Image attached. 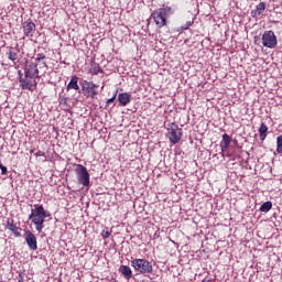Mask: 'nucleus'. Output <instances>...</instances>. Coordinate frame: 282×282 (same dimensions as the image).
Instances as JSON below:
<instances>
[{
	"instance_id": "nucleus-1",
	"label": "nucleus",
	"mask_w": 282,
	"mask_h": 282,
	"mask_svg": "<svg viewBox=\"0 0 282 282\" xmlns=\"http://www.w3.org/2000/svg\"><path fill=\"white\" fill-rule=\"evenodd\" d=\"M50 217V212L45 210L43 205H34L33 209H31V214L29 219L32 220V224L35 226V230L37 232H43V228H45V218Z\"/></svg>"
},
{
	"instance_id": "nucleus-2",
	"label": "nucleus",
	"mask_w": 282,
	"mask_h": 282,
	"mask_svg": "<svg viewBox=\"0 0 282 282\" xmlns=\"http://www.w3.org/2000/svg\"><path fill=\"white\" fill-rule=\"evenodd\" d=\"M174 13L175 10H173V8L164 7L153 11L151 17L153 18L156 28H164V25H166V19L173 17Z\"/></svg>"
},
{
	"instance_id": "nucleus-3",
	"label": "nucleus",
	"mask_w": 282,
	"mask_h": 282,
	"mask_svg": "<svg viewBox=\"0 0 282 282\" xmlns=\"http://www.w3.org/2000/svg\"><path fill=\"white\" fill-rule=\"evenodd\" d=\"M131 265L139 274H151L153 272V264L147 259H133Z\"/></svg>"
},
{
	"instance_id": "nucleus-4",
	"label": "nucleus",
	"mask_w": 282,
	"mask_h": 282,
	"mask_svg": "<svg viewBox=\"0 0 282 282\" xmlns=\"http://www.w3.org/2000/svg\"><path fill=\"white\" fill-rule=\"evenodd\" d=\"M80 87L85 98H90L94 100V98L98 96V85L94 84V82L84 79L80 82Z\"/></svg>"
},
{
	"instance_id": "nucleus-5",
	"label": "nucleus",
	"mask_w": 282,
	"mask_h": 282,
	"mask_svg": "<svg viewBox=\"0 0 282 282\" xmlns=\"http://www.w3.org/2000/svg\"><path fill=\"white\" fill-rule=\"evenodd\" d=\"M76 177L78 181V184H82V186H89L90 177H89V171H87V167L83 164H77L75 167Z\"/></svg>"
},
{
	"instance_id": "nucleus-6",
	"label": "nucleus",
	"mask_w": 282,
	"mask_h": 282,
	"mask_svg": "<svg viewBox=\"0 0 282 282\" xmlns=\"http://www.w3.org/2000/svg\"><path fill=\"white\" fill-rule=\"evenodd\" d=\"M171 144H177L182 140V128L176 123H170L167 128Z\"/></svg>"
},
{
	"instance_id": "nucleus-7",
	"label": "nucleus",
	"mask_w": 282,
	"mask_h": 282,
	"mask_svg": "<svg viewBox=\"0 0 282 282\" xmlns=\"http://www.w3.org/2000/svg\"><path fill=\"white\" fill-rule=\"evenodd\" d=\"M25 78H39V63L26 62L24 65Z\"/></svg>"
},
{
	"instance_id": "nucleus-8",
	"label": "nucleus",
	"mask_w": 282,
	"mask_h": 282,
	"mask_svg": "<svg viewBox=\"0 0 282 282\" xmlns=\"http://www.w3.org/2000/svg\"><path fill=\"white\" fill-rule=\"evenodd\" d=\"M262 45L264 47H270L271 50L276 47V35L274 31H264L262 34Z\"/></svg>"
},
{
	"instance_id": "nucleus-9",
	"label": "nucleus",
	"mask_w": 282,
	"mask_h": 282,
	"mask_svg": "<svg viewBox=\"0 0 282 282\" xmlns=\"http://www.w3.org/2000/svg\"><path fill=\"white\" fill-rule=\"evenodd\" d=\"M20 75V87L22 89H28L29 91H34L36 89V80L34 78L30 77H23L21 76V72H19Z\"/></svg>"
},
{
	"instance_id": "nucleus-10",
	"label": "nucleus",
	"mask_w": 282,
	"mask_h": 282,
	"mask_svg": "<svg viewBox=\"0 0 282 282\" xmlns=\"http://www.w3.org/2000/svg\"><path fill=\"white\" fill-rule=\"evenodd\" d=\"M24 239L26 246H29L30 250H39V245L36 242V236L31 230L24 231Z\"/></svg>"
},
{
	"instance_id": "nucleus-11",
	"label": "nucleus",
	"mask_w": 282,
	"mask_h": 282,
	"mask_svg": "<svg viewBox=\"0 0 282 282\" xmlns=\"http://www.w3.org/2000/svg\"><path fill=\"white\" fill-rule=\"evenodd\" d=\"M35 32H36V24L33 23L32 19H28L23 23V34H24V36L32 39V36H34Z\"/></svg>"
},
{
	"instance_id": "nucleus-12",
	"label": "nucleus",
	"mask_w": 282,
	"mask_h": 282,
	"mask_svg": "<svg viewBox=\"0 0 282 282\" xmlns=\"http://www.w3.org/2000/svg\"><path fill=\"white\" fill-rule=\"evenodd\" d=\"M6 228H7L8 230H10L11 232H13L14 237H21V228L18 227V226L14 224V220H13V219H11V218H8V219H7Z\"/></svg>"
},
{
	"instance_id": "nucleus-13",
	"label": "nucleus",
	"mask_w": 282,
	"mask_h": 282,
	"mask_svg": "<svg viewBox=\"0 0 282 282\" xmlns=\"http://www.w3.org/2000/svg\"><path fill=\"white\" fill-rule=\"evenodd\" d=\"M265 12V2H260L256 6V10L251 11V17L257 19V17H261Z\"/></svg>"
},
{
	"instance_id": "nucleus-14",
	"label": "nucleus",
	"mask_w": 282,
	"mask_h": 282,
	"mask_svg": "<svg viewBox=\"0 0 282 282\" xmlns=\"http://www.w3.org/2000/svg\"><path fill=\"white\" fill-rule=\"evenodd\" d=\"M230 142H232V139L228 133L223 134V140L220 142V149L223 153H226L228 151V147H230Z\"/></svg>"
},
{
	"instance_id": "nucleus-15",
	"label": "nucleus",
	"mask_w": 282,
	"mask_h": 282,
	"mask_svg": "<svg viewBox=\"0 0 282 282\" xmlns=\"http://www.w3.org/2000/svg\"><path fill=\"white\" fill-rule=\"evenodd\" d=\"M118 101L121 107H127L131 102V95L128 93H121L118 95Z\"/></svg>"
},
{
	"instance_id": "nucleus-16",
	"label": "nucleus",
	"mask_w": 282,
	"mask_h": 282,
	"mask_svg": "<svg viewBox=\"0 0 282 282\" xmlns=\"http://www.w3.org/2000/svg\"><path fill=\"white\" fill-rule=\"evenodd\" d=\"M119 272L129 281V279H132L133 276V271H131V268L129 265H120Z\"/></svg>"
},
{
	"instance_id": "nucleus-17",
	"label": "nucleus",
	"mask_w": 282,
	"mask_h": 282,
	"mask_svg": "<svg viewBox=\"0 0 282 282\" xmlns=\"http://www.w3.org/2000/svg\"><path fill=\"white\" fill-rule=\"evenodd\" d=\"M67 91L69 89H75V91H80V86H78V76H72L70 82L68 83L66 87Z\"/></svg>"
},
{
	"instance_id": "nucleus-18",
	"label": "nucleus",
	"mask_w": 282,
	"mask_h": 282,
	"mask_svg": "<svg viewBox=\"0 0 282 282\" xmlns=\"http://www.w3.org/2000/svg\"><path fill=\"white\" fill-rule=\"evenodd\" d=\"M45 58H46L45 54H43V53H37V54L35 55V58H34L35 62H34V63H37V65H40V67H41V66H42V67H47V63L44 62Z\"/></svg>"
},
{
	"instance_id": "nucleus-19",
	"label": "nucleus",
	"mask_w": 282,
	"mask_h": 282,
	"mask_svg": "<svg viewBox=\"0 0 282 282\" xmlns=\"http://www.w3.org/2000/svg\"><path fill=\"white\" fill-rule=\"evenodd\" d=\"M259 133H260V140H262L263 142V140L268 138V126L264 122L260 124Z\"/></svg>"
},
{
	"instance_id": "nucleus-20",
	"label": "nucleus",
	"mask_w": 282,
	"mask_h": 282,
	"mask_svg": "<svg viewBox=\"0 0 282 282\" xmlns=\"http://www.w3.org/2000/svg\"><path fill=\"white\" fill-rule=\"evenodd\" d=\"M7 54L9 61H12V63H17V61H19V53L15 52L13 48H10V51Z\"/></svg>"
},
{
	"instance_id": "nucleus-21",
	"label": "nucleus",
	"mask_w": 282,
	"mask_h": 282,
	"mask_svg": "<svg viewBox=\"0 0 282 282\" xmlns=\"http://www.w3.org/2000/svg\"><path fill=\"white\" fill-rule=\"evenodd\" d=\"M270 210H272V202H265L261 205L260 207V212L261 213H270Z\"/></svg>"
},
{
	"instance_id": "nucleus-22",
	"label": "nucleus",
	"mask_w": 282,
	"mask_h": 282,
	"mask_svg": "<svg viewBox=\"0 0 282 282\" xmlns=\"http://www.w3.org/2000/svg\"><path fill=\"white\" fill-rule=\"evenodd\" d=\"M90 74L98 76V74H102V68H100V65L94 64V65H91Z\"/></svg>"
},
{
	"instance_id": "nucleus-23",
	"label": "nucleus",
	"mask_w": 282,
	"mask_h": 282,
	"mask_svg": "<svg viewBox=\"0 0 282 282\" xmlns=\"http://www.w3.org/2000/svg\"><path fill=\"white\" fill-rule=\"evenodd\" d=\"M276 152L282 154V134L276 138Z\"/></svg>"
},
{
	"instance_id": "nucleus-24",
	"label": "nucleus",
	"mask_w": 282,
	"mask_h": 282,
	"mask_svg": "<svg viewBox=\"0 0 282 282\" xmlns=\"http://www.w3.org/2000/svg\"><path fill=\"white\" fill-rule=\"evenodd\" d=\"M194 23H195V19L189 20V21L186 22L185 25H182L181 29L182 30H188L191 28V25H193Z\"/></svg>"
},
{
	"instance_id": "nucleus-25",
	"label": "nucleus",
	"mask_w": 282,
	"mask_h": 282,
	"mask_svg": "<svg viewBox=\"0 0 282 282\" xmlns=\"http://www.w3.org/2000/svg\"><path fill=\"white\" fill-rule=\"evenodd\" d=\"M0 171L2 175H8V167L0 162Z\"/></svg>"
},
{
	"instance_id": "nucleus-26",
	"label": "nucleus",
	"mask_w": 282,
	"mask_h": 282,
	"mask_svg": "<svg viewBox=\"0 0 282 282\" xmlns=\"http://www.w3.org/2000/svg\"><path fill=\"white\" fill-rule=\"evenodd\" d=\"M102 237L105 238V239H108V237H111V232H109V231H102Z\"/></svg>"
},
{
	"instance_id": "nucleus-27",
	"label": "nucleus",
	"mask_w": 282,
	"mask_h": 282,
	"mask_svg": "<svg viewBox=\"0 0 282 282\" xmlns=\"http://www.w3.org/2000/svg\"><path fill=\"white\" fill-rule=\"evenodd\" d=\"M116 96H112L110 99L107 100V105H111V102H115Z\"/></svg>"
},
{
	"instance_id": "nucleus-28",
	"label": "nucleus",
	"mask_w": 282,
	"mask_h": 282,
	"mask_svg": "<svg viewBox=\"0 0 282 282\" xmlns=\"http://www.w3.org/2000/svg\"><path fill=\"white\" fill-rule=\"evenodd\" d=\"M43 155H45V153H43L42 151H37V152L35 153V158H41V156H43Z\"/></svg>"
},
{
	"instance_id": "nucleus-29",
	"label": "nucleus",
	"mask_w": 282,
	"mask_h": 282,
	"mask_svg": "<svg viewBox=\"0 0 282 282\" xmlns=\"http://www.w3.org/2000/svg\"><path fill=\"white\" fill-rule=\"evenodd\" d=\"M113 96H115V100H116V97L118 96V90H115Z\"/></svg>"
},
{
	"instance_id": "nucleus-30",
	"label": "nucleus",
	"mask_w": 282,
	"mask_h": 282,
	"mask_svg": "<svg viewBox=\"0 0 282 282\" xmlns=\"http://www.w3.org/2000/svg\"><path fill=\"white\" fill-rule=\"evenodd\" d=\"M22 281H23V279L19 280V282H22Z\"/></svg>"
}]
</instances>
